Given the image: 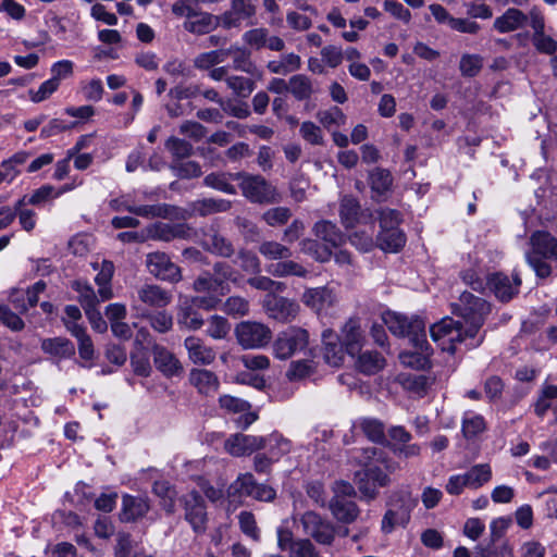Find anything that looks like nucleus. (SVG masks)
<instances>
[{
  "mask_svg": "<svg viewBox=\"0 0 557 557\" xmlns=\"http://www.w3.org/2000/svg\"><path fill=\"white\" fill-rule=\"evenodd\" d=\"M319 122L324 127L339 126L345 123V114L338 107H333L329 110L319 111L317 114Z\"/></svg>",
  "mask_w": 557,
  "mask_h": 557,
  "instance_id": "69168bd1",
  "label": "nucleus"
},
{
  "mask_svg": "<svg viewBox=\"0 0 557 557\" xmlns=\"http://www.w3.org/2000/svg\"><path fill=\"white\" fill-rule=\"evenodd\" d=\"M150 509L146 497L124 495L122 500L121 520L132 522L144 517Z\"/></svg>",
  "mask_w": 557,
  "mask_h": 557,
  "instance_id": "a878e982",
  "label": "nucleus"
},
{
  "mask_svg": "<svg viewBox=\"0 0 557 557\" xmlns=\"http://www.w3.org/2000/svg\"><path fill=\"white\" fill-rule=\"evenodd\" d=\"M385 367V359L377 351H363L357 360V368L360 372L371 375Z\"/></svg>",
  "mask_w": 557,
  "mask_h": 557,
  "instance_id": "79ce46f5",
  "label": "nucleus"
},
{
  "mask_svg": "<svg viewBox=\"0 0 557 557\" xmlns=\"http://www.w3.org/2000/svg\"><path fill=\"white\" fill-rule=\"evenodd\" d=\"M257 481L249 472L239 474L227 488L228 497L236 499L240 497H251L257 485Z\"/></svg>",
  "mask_w": 557,
  "mask_h": 557,
  "instance_id": "c9c22d12",
  "label": "nucleus"
},
{
  "mask_svg": "<svg viewBox=\"0 0 557 557\" xmlns=\"http://www.w3.org/2000/svg\"><path fill=\"white\" fill-rule=\"evenodd\" d=\"M259 252L268 260H282L292 257V250L287 246L274 240L262 242Z\"/></svg>",
  "mask_w": 557,
  "mask_h": 557,
  "instance_id": "3c124183",
  "label": "nucleus"
},
{
  "mask_svg": "<svg viewBox=\"0 0 557 557\" xmlns=\"http://www.w3.org/2000/svg\"><path fill=\"white\" fill-rule=\"evenodd\" d=\"M222 304V300L215 294L187 296L177 308L176 320L181 329L197 331L200 330L205 320L198 312V309L211 311L216 309Z\"/></svg>",
  "mask_w": 557,
  "mask_h": 557,
  "instance_id": "20e7f679",
  "label": "nucleus"
},
{
  "mask_svg": "<svg viewBox=\"0 0 557 557\" xmlns=\"http://www.w3.org/2000/svg\"><path fill=\"white\" fill-rule=\"evenodd\" d=\"M172 294L170 290L157 284H144L136 290V297L133 299V308L137 311H143L144 308H165L172 301Z\"/></svg>",
  "mask_w": 557,
  "mask_h": 557,
  "instance_id": "f8f14e48",
  "label": "nucleus"
},
{
  "mask_svg": "<svg viewBox=\"0 0 557 557\" xmlns=\"http://www.w3.org/2000/svg\"><path fill=\"white\" fill-rule=\"evenodd\" d=\"M225 450L235 457L250 455L264 448L263 436L234 434L225 441Z\"/></svg>",
  "mask_w": 557,
  "mask_h": 557,
  "instance_id": "f3484780",
  "label": "nucleus"
},
{
  "mask_svg": "<svg viewBox=\"0 0 557 557\" xmlns=\"http://www.w3.org/2000/svg\"><path fill=\"white\" fill-rule=\"evenodd\" d=\"M232 202L226 199L205 198L191 203V210L201 216L219 212H226L231 209Z\"/></svg>",
  "mask_w": 557,
  "mask_h": 557,
  "instance_id": "4c0bfd02",
  "label": "nucleus"
},
{
  "mask_svg": "<svg viewBox=\"0 0 557 557\" xmlns=\"http://www.w3.org/2000/svg\"><path fill=\"white\" fill-rule=\"evenodd\" d=\"M527 22V14L519 9L509 8L494 20L493 28L499 34H506L523 27Z\"/></svg>",
  "mask_w": 557,
  "mask_h": 557,
  "instance_id": "393cba45",
  "label": "nucleus"
},
{
  "mask_svg": "<svg viewBox=\"0 0 557 557\" xmlns=\"http://www.w3.org/2000/svg\"><path fill=\"white\" fill-rule=\"evenodd\" d=\"M377 216L381 230L399 228L401 223V214L399 211L391 208H382L377 210Z\"/></svg>",
  "mask_w": 557,
  "mask_h": 557,
  "instance_id": "052dcab7",
  "label": "nucleus"
},
{
  "mask_svg": "<svg viewBox=\"0 0 557 557\" xmlns=\"http://www.w3.org/2000/svg\"><path fill=\"white\" fill-rule=\"evenodd\" d=\"M462 474L467 481L468 488L478 490L491 481L492 469L487 463H479Z\"/></svg>",
  "mask_w": 557,
  "mask_h": 557,
  "instance_id": "a19ab883",
  "label": "nucleus"
},
{
  "mask_svg": "<svg viewBox=\"0 0 557 557\" xmlns=\"http://www.w3.org/2000/svg\"><path fill=\"white\" fill-rule=\"evenodd\" d=\"M414 506L416 502L409 495L397 494L392 496L381 521L382 532L389 534L397 527L405 528L410 521Z\"/></svg>",
  "mask_w": 557,
  "mask_h": 557,
  "instance_id": "6e6552de",
  "label": "nucleus"
},
{
  "mask_svg": "<svg viewBox=\"0 0 557 557\" xmlns=\"http://www.w3.org/2000/svg\"><path fill=\"white\" fill-rule=\"evenodd\" d=\"M231 181H235L232 173H210L205 177L203 183L206 186L222 193L235 195L236 188L231 184Z\"/></svg>",
  "mask_w": 557,
  "mask_h": 557,
  "instance_id": "09e8293b",
  "label": "nucleus"
},
{
  "mask_svg": "<svg viewBox=\"0 0 557 557\" xmlns=\"http://www.w3.org/2000/svg\"><path fill=\"white\" fill-rule=\"evenodd\" d=\"M299 133L301 137L310 145L320 146L323 145L324 143L321 128L313 122H302L300 125Z\"/></svg>",
  "mask_w": 557,
  "mask_h": 557,
  "instance_id": "680f3d73",
  "label": "nucleus"
},
{
  "mask_svg": "<svg viewBox=\"0 0 557 557\" xmlns=\"http://www.w3.org/2000/svg\"><path fill=\"white\" fill-rule=\"evenodd\" d=\"M301 300L307 307L320 312L332 307L336 298L332 289L327 287H317L306 289Z\"/></svg>",
  "mask_w": 557,
  "mask_h": 557,
  "instance_id": "b1692460",
  "label": "nucleus"
},
{
  "mask_svg": "<svg viewBox=\"0 0 557 557\" xmlns=\"http://www.w3.org/2000/svg\"><path fill=\"white\" fill-rule=\"evenodd\" d=\"M267 271L276 277H285L289 275L305 277L308 271L299 263L293 260H284L277 263H272L267 268Z\"/></svg>",
  "mask_w": 557,
  "mask_h": 557,
  "instance_id": "37998d69",
  "label": "nucleus"
},
{
  "mask_svg": "<svg viewBox=\"0 0 557 557\" xmlns=\"http://www.w3.org/2000/svg\"><path fill=\"white\" fill-rule=\"evenodd\" d=\"M124 209L143 218H166L171 212L168 205L125 206Z\"/></svg>",
  "mask_w": 557,
  "mask_h": 557,
  "instance_id": "8fccbe9b",
  "label": "nucleus"
},
{
  "mask_svg": "<svg viewBox=\"0 0 557 557\" xmlns=\"http://www.w3.org/2000/svg\"><path fill=\"white\" fill-rule=\"evenodd\" d=\"M184 508V518L196 534L207 531L208 513L203 497L196 491H191L181 497Z\"/></svg>",
  "mask_w": 557,
  "mask_h": 557,
  "instance_id": "9d476101",
  "label": "nucleus"
},
{
  "mask_svg": "<svg viewBox=\"0 0 557 557\" xmlns=\"http://www.w3.org/2000/svg\"><path fill=\"white\" fill-rule=\"evenodd\" d=\"M189 360L195 364L208 366L215 360V351L207 346L205 342L196 336H188L184 341Z\"/></svg>",
  "mask_w": 557,
  "mask_h": 557,
  "instance_id": "4be33fe9",
  "label": "nucleus"
},
{
  "mask_svg": "<svg viewBox=\"0 0 557 557\" xmlns=\"http://www.w3.org/2000/svg\"><path fill=\"white\" fill-rule=\"evenodd\" d=\"M482 69V58L478 54H463L460 59L459 70L463 76L473 77Z\"/></svg>",
  "mask_w": 557,
  "mask_h": 557,
  "instance_id": "e2e57ef3",
  "label": "nucleus"
},
{
  "mask_svg": "<svg viewBox=\"0 0 557 557\" xmlns=\"http://www.w3.org/2000/svg\"><path fill=\"white\" fill-rule=\"evenodd\" d=\"M165 147L177 159L187 158L193 152V146L188 141L176 137L169 138Z\"/></svg>",
  "mask_w": 557,
  "mask_h": 557,
  "instance_id": "774afa93",
  "label": "nucleus"
},
{
  "mask_svg": "<svg viewBox=\"0 0 557 557\" xmlns=\"http://www.w3.org/2000/svg\"><path fill=\"white\" fill-rule=\"evenodd\" d=\"M330 510L332 515L341 522L351 523L359 516L357 504L348 498L334 496L330 502Z\"/></svg>",
  "mask_w": 557,
  "mask_h": 557,
  "instance_id": "cd10ccee",
  "label": "nucleus"
},
{
  "mask_svg": "<svg viewBox=\"0 0 557 557\" xmlns=\"http://www.w3.org/2000/svg\"><path fill=\"white\" fill-rule=\"evenodd\" d=\"M342 338L341 341L345 345L346 352L354 356L361 348V343L363 339L362 332L360 329V324L355 319H349L342 329Z\"/></svg>",
  "mask_w": 557,
  "mask_h": 557,
  "instance_id": "c85d7f7f",
  "label": "nucleus"
},
{
  "mask_svg": "<svg viewBox=\"0 0 557 557\" xmlns=\"http://www.w3.org/2000/svg\"><path fill=\"white\" fill-rule=\"evenodd\" d=\"M490 310V305L484 299L465 292L460 295L459 302L454 305L455 314L462 321L443 318L431 326V337L442 350L454 354L457 344L475 337Z\"/></svg>",
  "mask_w": 557,
  "mask_h": 557,
  "instance_id": "f257e3e1",
  "label": "nucleus"
},
{
  "mask_svg": "<svg viewBox=\"0 0 557 557\" xmlns=\"http://www.w3.org/2000/svg\"><path fill=\"white\" fill-rule=\"evenodd\" d=\"M288 90L297 100H306L313 92L311 79L302 74L294 75L289 78Z\"/></svg>",
  "mask_w": 557,
  "mask_h": 557,
  "instance_id": "49530a36",
  "label": "nucleus"
},
{
  "mask_svg": "<svg viewBox=\"0 0 557 557\" xmlns=\"http://www.w3.org/2000/svg\"><path fill=\"white\" fill-rule=\"evenodd\" d=\"M256 14V7L251 0H232L231 8L221 16L222 25L225 28L239 26L245 20Z\"/></svg>",
  "mask_w": 557,
  "mask_h": 557,
  "instance_id": "a211bd4d",
  "label": "nucleus"
},
{
  "mask_svg": "<svg viewBox=\"0 0 557 557\" xmlns=\"http://www.w3.org/2000/svg\"><path fill=\"white\" fill-rule=\"evenodd\" d=\"M114 272V265L111 261L104 260L101 264L99 273L96 275V283L98 285V294L101 301L109 300L113 297V290L110 285Z\"/></svg>",
  "mask_w": 557,
  "mask_h": 557,
  "instance_id": "58836bf2",
  "label": "nucleus"
},
{
  "mask_svg": "<svg viewBox=\"0 0 557 557\" xmlns=\"http://www.w3.org/2000/svg\"><path fill=\"white\" fill-rule=\"evenodd\" d=\"M406 244V235L400 228L380 230L376 245L387 252H397Z\"/></svg>",
  "mask_w": 557,
  "mask_h": 557,
  "instance_id": "c756f323",
  "label": "nucleus"
},
{
  "mask_svg": "<svg viewBox=\"0 0 557 557\" xmlns=\"http://www.w3.org/2000/svg\"><path fill=\"white\" fill-rule=\"evenodd\" d=\"M153 493L160 499V506L166 513L175 511L176 491L168 481H156L152 487Z\"/></svg>",
  "mask_w": 557,
  "mask_h": 557,
  "instance_id": "ea45409f",
  "label": "nucleus"
},
{
  "mask_svg": "<svg viewBox=\"0 0 557 557\" xmlns=\"http://www.w3.org/2000/svg\"><path fill=\"white\" fill-rule=\"evenodd\" d=\"M315 236L331 246L337 247L345 242V236L335 223L326 220L319 221L313 226Z\"/></svg>",
  "mask_w": 557,
  "mask_h": 557,
  "instance_id": "72a5a7b5",
  "label": "nucleus"
},
{
  "mask_svg": "<svg viewBox=\"0 0 557 557\" xmlns=\"http://www.w3.org/2000/svg\"><path fill=\"white\" fill-rule=\"evenodd\" d=\"M265 309L269 315L277 321L286 322L294 319L298 313V305L287 298L268 295Z\"/></svg>",
  "mask_w": 557,
  "mask_h": 557,
  "instance_id": "aec40b11",
  "label": "nucleus"
},
{
  "mask_svg": "<svg viewBox=\"0 0 557 557\" xmlns=\"http://www.w3.org/2000/svg\"><path fill=\"white\" fill-rule=\"evenodd\" d=\"M235 335L238 344L245 349H257L267 346L271 338V330L263 323L244 321L236 325Z\"/></svg>",
  "mask_w": 557,
  "mask_h": 557,
  "instance_id": "1a4fd4ad",
  "label": "nucleus"
},
{
  "mask_svg": "<svg viewBox=\"0 0 557 557\" xmlns=\"http://www.w3.org/2000/svg\"><path fill=\"white\" fill-rule=\"evenodd\" d=\"M226 61L225 49H216L199 53L194 59V66L201 71H209Z\"/></svg>",
  "mask_w": 557,
  "mask_h": 557,
  "instance_id": "de8ad7c7",
  "label": "nucleus"
},
{
  "mask_svg": "<svg viewBox=\"0 0 557 557\" xmlns=\"http://www.w3.org/2000/svg\"><path fill=\"white\" fill-rule=\"evenodd\" d=\"M382 320L387 329L396 336H407L414 347L428 351L429 345L425 334V322L422 318L413 315L408 318L395 311H385Z\"/></svg>",
  "mask_w": 557,
  "mask_h": 557,
  "instance_id": "7ed1b4c3",
  "label": "nucleus"
},
{
  "mask_svg": "<svg viewBox=\"0 0 557 557\" xmlns=\"http://www.w3.org/2000/svg\"><path fill=\"white\" fill-rule=\"evenodd\" d=\"M185 234L183 225H171L166 223H154L147 227L148 239L170 242L183 237Z\"/></svg>",
  "mask_w": 557,
  "mask_h": 557,
  "instance_id": "f704fd0d",
  "label": "nucleus"
},
{
  "mask_svg": "<svg viewBox=\"0 0 557 557\" xmlns=\"http://www.w3.org/2000/svg\"><path fill=\"white\" fill-rule=\"evenodd\" d=\"M322 343L325 362L332 367H339L346 352L339 336L333 330L326 329L322 332Z\"/></svg>",
  "mask_w": 557,
  "mask_h": 557,
  "instance_id": "6ab92c4d",
  "label": "nucleus"
},
{
  "mask_svg": "<svg viewBox=\"0 0 557 557\" xmlns=\"http://www.w3.org/2000/svg\"><path fill=\"white\" fill-rule=\"evenodd\" d=\"M231 331L230 322L221 315H212L208 320L207 335L213 339H224Z\"/></svg>",
  "mask_w": 557,
  "mask_h": 557,
  "instance_id": "6e6d98bb",
  "label": "nucleus"
},
{
  "mask_svg": "<svg viewBox=\"0 0 557 557\" xmlns=\"http://www.w3.org/2000/svg\"><path fill=\"white\" fill-rule=\"evenodd\" d=\"M304 532L317 543L331 546L335 541V527L314 511H306L300 518Z\"/></svg>",
  "mask_w": 557,
  "mask_h": 557,
  "instance_id": "ddd939ff",
  "label": "nucleus"
},
{
  "mask_svg": "<svg viewBox=\"0 0 557 557\" xmlns=\"http://www.w3.org/2000/svg\"><path fill=\"white\" fill-rule=\"evenodd\" d=\"M358 428L374 443H383L385 441L384 424L376 419H361L358 423Z\"/></svg>",
  "mask_w": 557,
  "mask_h": 557,
  "instance_id": "603ef678",
  "label": "nucleus"
},
{
  "mask_svg": "<svg viewBox=\"0 0 557 557\" xmlns=\"http://www.w3.org/2000/svg\"><path fill=\"white\" fill-rule=\"evenodd\" d=\"M309 341V334L300 327H290L278 334L273 344V351L278 359H288L297 351L304 350Z\"/></svg>",
  "mask_w": 557,
  "mask_h": 557,
  "instance_id": "9b49d317",
  "label": "nucleus"
},
{
  "mask_svg": "<svg viewBox=\"0 0 557 557\" xmlns=\"http://www.w3.org/2000/svg\"><path fill=\"white\" fill-rule=\"evenodd\" d=\"M290 216L292 211L286 207L271 208L262 214L264 222L273 227L286 224Z\"/></svg>",
  "mask_w": 557,
  "mask_h": 557,
  "instance_id": "bf43d9fd",
  "label": "nucleus"
},
{
  "mask_svg": "<svg viewBox=\"0 0 557 557\" xmlns=\"http://www.w3.org/2000/svg\"><path fill=\"white\" fill-rule=\"evenodd\" d=\"M152 356L156 368L166 377L180 375L183 367L180 360L163 346L154 345Z\"/></svg>",
  "mask_w": 557,
  "mask_h": 557,
  "instance_id": "412c9836",
  "label": "nucleus"
},
{
  "mask_svg": "<svg viewBox=\"0 0 557 557\" xmlns=\"http://www.w3.org/2000/svg\"><path fill=\"white\" fill-rule=\"evenodd\" d=\"M146 267L154 277L177 283L182 280L181 269L172 262L171 258L164 252H151L147 255Z\"/></svg>",
  "mask_w": 557,
  "mask_h": 557,
  "instance_id": "4468645a",
  "label": "nucleus"
},
{
  "mask_svg": "<svg viewBox=\"0 0 557 557\" xmlns=\"http://www.w3.org/2000/svg\"><path fill=\"white\" fill-rule=\"evenodd\" d=\"M222 310L228 315L243 317L249 312V302L240 296H231L223 302Z\"/></svg>",
  "mask_w": 557,
  "mask_h": 557,
  "instance_id": "13d9d810",
  "label": "nucleus"
},
{
  "mask_svg": "<svg viewBox=\"0 0 557 557\" xmlns=\"http://www.w3.org/2000/svg\"><path fill=\"white\" fill-rule=\"evenodd\" d=\"M485 429L484 418L473 412H467L462 419V432L468 438L476 436Z\"/></svg>",
  "mask_w": 557,
  "mask_h": 557,
  "instance_id": "4d7b16f0",
  "label": "nucleus"
},
{
  "mask_svg": "<svg viewBox=\"0 0 557 557\" xmlns=\"http://www.w3.org/2000/svg\"><path fill=\"white\" fill-rule=\"evenodd\" d=\"M356 453H360L355 458L363 468L356 472L355 483L363 498L373 500L379 495V488L391 483L388 473L394 472L397 466L375 447H367Z\"/></svg>",
  "mask_w": 557,
  "mask_h": 557,
  "instance_id": "f03ea898",
  "label": "nucleus"
},
{
  "mask_svg": "<svg viewBox=\"0 0 557 557\" xmlns=\"http://www.w3.org/2000/svg\"><path fill=\"white\" fill-rule=\"evenodd\" d=\"M263 441L264 448H268V456H270L274 461L280 460L292 449L290 441L277 432H273L265 437L263 436Z\"/></svg>",
  "mask_w": 557,
  "mask_h": 557,
  "instance_id": "e433bc0d",
  "label": "nucleus"
},
{
  "mask_svg": "<svg viewBox=\"0 0 557 557\" xmlns=\"http://www.w3.org/2000/svg\"><path fill=\"white\" fill-rule=\"evenodd\" d=\"M236 272L224 262H218L213 265V272H205L193 283V290L198 294H215L222 300V296L231 289L228 282H236Z\"/></svg>",
  "mask_w": 557,
  "mask_h": 557,
  "instance_id": "39448f33",
  "label": "nucleus"
},
{
  "mask_svg": "<svg viewBox=\"0 0 557 557\" xmlns=\"http://www.w3.org/2000/svg\"><path fill=\"white\" fill-rule=\"evenodd\" d=\"M225 52L226 59L232 58L234 70L244 72L256 79L263 78V72L252 61L250 50L238 45H231L225 49Z\"/></svg>",
  "mask_w": 557,
  "mask_h": 557,
  "instance_id": "dca6fc26",
  "label": "nucleus"
},
{
  "mask_svg": "<svg viewBox=\"0 0 557 557\" xmlns=\"http://www.w3.org/2000/svg\"><path fill=\"white\" fill-rule=\"evenodd\" d=\"M234 180L239 181V188L245 198L253 203H275L280 201L276 188L261 175L234 173Z\"/></svg>",
  "mask_w": 557,
  "mask_h": 557,
  "instance_id": "0eeeda50",
  "label": "nucleus"
},
{
  "mask_svg": "<svg viewBox=\"0 0 557 557\" xmlns=\"http://www.w3.org/2000/svg\"><path fill=\"white\" fill-rule=\"evenodd\" d=\"M487 284L500 301L511 300L519 292L521 278L518 273L508 276L504 273H495L488 277Z\"/></svg>",
  "mask_w": 557,
  "mask_h": 557,
  "instance_id": "2eb2a0df",
  "label": "nucleus"
},
{
  "mask_svg": "<svg viewBox=\"0 0 557 557\" xmlns=\"http://www.w3.org/2000/svg\"><path fill=\"white\" fill-rule=\"evenodd\" d=\"M189 382L198 393L206 396L214 395L220 386L218 376L206 369H193L189 373Z\"/></svg>",
  "mask_w": 557,
  "mask_h": 557,
  "instance_id": "bb28decb",
  "label": "nucleus"
},
{
  "mask_svg": "<svg viewBox=\"0 0 557 557\" xmlns=\"http://www.w3.org/2000/svg\"><path fill=\"white\" fill-rule=\"evenodd\" d=\"M236 272L224 262H218L213 265V272H205L193 283V290L198 294H215L222 300V296L231 289L228 282H236Z\"/></svg>",
  "mask_w": 557,
  "mask_h": 557,
  "instance_id": "423d86ee",
  "label": "nucleus"
},
{
  "mask_svg": "<svg viewBox=\"0 0 557 557\" xmlns=\"http://www.w3.org/2000/svg\"><path fill=\"white\" fill-rule=\"evenodd\" d=\"M202 245L207 250L221 257L227 258L234 253L232 243L213 230L205 233Z\"/></svg>",
  "mask_w": 557,
  "mask_h": 557,
  "instance_id": "7c9ffc66",
  "label": "nucleus"
},
{
  "mask_svg": "<svg viewBox=\"0 0 557 557\" xmlns=\"http://www.w3.org/2000/svg\"><path fill=\"white\" fill-rule=\"evenodd\" d=\"M194 20L184 23V28L195 35L209 34L215 28L214 17L209 13H200L194 15Z\"/></svg>",
  "mask_w": 557,
  "mask_h": 557,
  "instance_id": "c03bdc74",
  "label": "nucleus"
},
{
  "mask_svg": "<svg viewBox=\"0 0 557 557\" xmlns=\"http://www.w3.org/2000/svg\"><path fill=\"white\" fill-rule=\"evenodd\" d=\"M131 366L136 375L147 377L151 373L149 356L144 350L131 355Z\"/></svg>",
  "mask_w": 557,
  "mask_h": 557,
  "instance_id": "0e129e2a",
  "label": "nucleus"
},
{
  "mask_svg": "<svg viewBox=\"0 0 557 557\" xmlns=\"http://www.w3.org/2000/svg\"><path fill=\"white\" fill-rule=\"evenodd\" d=\"M255 81L257 79L252 76L230 75V78L226 79V86L237 97L247 98L256 88Z\"/></svg>",
  "mask_w": 557,
  "mask_h": 557,
  "instance_id": "a18cd8bd",
  "label": "nucleus"
},
{
  "mask_svg": "<svg viewBox=\"0 0 557 557\" xmlns=\"http://www.w3.org/2000/svg\"><path fill=\"white\" fill-rule=\"evenodd\" d=\"M289 557H321V555L309 539H299L293 545Z\"/></svg>",
  "mask_w": 557,
  "mask_h": 557,
  "instance_id": "338daca9",
  "label": "nucleus"
},
{
  "mask_svg": "<svg viewBox=\"0 0 557 557\" xmlns=\"http://www.w3.org/2000/svg\"><path fill=\"white\" fill-rule=\"evenodd\" d=\"M41 349L44 352L60 359L70 358L75 354V347L73 343L64 337L42 339Z\"/></svg>",
  "mask_w": 557,
  "mask_h": 557,
  "instance_id": "473e14b6",
  "label": "nucleus"
},
{
  "mask_svg": "<svg viewBox=\"0 0 557 557\" xmlns=\"http://www.w3.org/2000/svg\"><path fill=\"white\" fill-rule=\"evenodd\" d=\"M73 288L78 293V301L84 308L85 313L87 312V309H96L99 300L94 288L90 285L82 282H75L73 284Z\"/></svg>",
  "mask_w": 557,
  "mask_h": 557,
  "instance_id": "5fc2aeb1",
  "label": "nucleus"
},
{
  "mask_svg": "<svg viewBox=\"0 0 557 557\" xmlns=\"http://www.w3.org/2000/svg\"><path fill=\"white\" fill-rule=\"evenodd\" d=\"M531 255L557 260V238L545 231H536L530 237Z\"/></svg>",
  "mask_w": 557,
  "mask_h": 557,
  "instance_id": "5701e85b",
  "label": "nucleus"
},
{
  "mask_svg": "<svg viewBox=\"0 0 557 557\" xmlns=\"http://www.w3.org/2000/svg\"><path fill=\"white\" fill-rule=\"evenodd\" d=\"M393 183V177L387 170L375 169L370 174L371 189L377 196L385 195Z\"/></svg>",
  "mask_w": 557,
  "mask_h": 557,
  "instance_id": "864d4df0",
  "label": "nucleus"
},
{
  "mask_svg": "<svg viewBox=\"0 0 557 557\" xmlns=\"http://www.w3.org/2000/svg\"><path fill=\"white\" fill-rule=\"evenodd\" d=\"M361 207L352 196H344L339 202V218L346 228L354 227L360 219Z\"/></svg>",
  "mask_w": 557,
  "mask_h": 557,
  "instance_id": "2f4dec72",
  "label": "nucleus"
}]
</instances>
